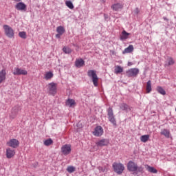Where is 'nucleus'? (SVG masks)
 Masks as SVG:
<instances>
[{
  "label": "nucleus",
  "mask_w": 176,
  "mask_h": 176,
  "mask_svg": "<svg viewBox=\"0 0 176 176\" xmlns=\"http://www.w3.org/2000/svg\"><path fill=\"white\" fill-rule=\"evenodd\" d=\"M28 74L27 70L19 67H15L13 72V75H28Z\"/></svg>",
  "instance_id": "nucleus-9"
},
{
  "label": "nucleus",
  "mask_w": 176,
  "mask_h": 176,
  "mask_svg": "<svg viewBox=\"0 0 176 176\" xmlns=\"http://www.w3.org/2000/svg\"><path fill=\"white\" fill-rule=\"evenodd\" d=\"M52 144L53 140L50 138L44 141V145H45V146H50V145H52Z\"/></svg>",
  "instance_id": "nucleus-30"
},
{
  "label": "nucleus",
  "mask_w": 176,
  "mask_h": 176,
  "mask_svg": "<svg viewBox=\"0 0 176 176\" xmlns=\"http://www.w3.org/2000/svg\"><path fill=\"white\" fill-rule=\"evenodd\" d=\"M6 80V70L2 69L0 72V83Z\"/></svg>",
  "instance_id": "nucleus-15"
},
{
  "label": "nucleus",
  "mask_w": 176,
  "mask_h": 176,
  "mask_svg": "<svg viewBox=\"0 0 176 176\" xmlns=\"http://www.w3.org/2000/svg\"><path fill=\"white\" fill-rule=\"evenodd\" d=\"M87 75L89 78L92 80L95 87H97V86H98V76H97V72L96 70H89L87 72Z\"/></svg>",
  "instance_id": "nucleus-2"
},
{
  "label": "nucleus",
  "mask_w": 176,
  "mask_h": 176,
  "mask_svg": "<svg viewBox=\"0 0 176 176\" xmlns=\"http://www.w3.org/2000/svg\"><path fill=\"white\" fill-rule=\"evenodd\" d=\"M122 8H123V6H122V4L120 3H116L111 6V9H113V10H115L116 12H118V10L122 9Z\"/></svg>",
  "instance_id": "nucleus-22"
},
{
  "label": "nucleus",
  "mask_w": 176,
  "mask_h": 176,
  "mask_svg": "<svg viewBox=\"0 0 176 176\" xmlns=\"http://www.w3.org/2000/svg\"><path fill=\"white\" fill-rule=\"evenodd\" d=\"M71 144H65L61 148V152L63 155H69L71 153Z\"/></svg>",
  "instance_id": "nucleus-11"
},
{
  "label": "nucleus",
  "mask_w": 176,
  "mask_h": 176,
  "mask_svg": "<svg viewBox=\"0 0 176 176\" xmlns=\"http://www.w3.org/2000/svg\"><path fill=\"white\" fill-rule=\"evenodd\" d=\"M65 5L69 8V9H74V4L72 3V1H65Z\"/></svg>",
  "instance_id": "nucleus-31"
},
{
  "label": "nucleus",
  "mask_w": 176,
  "mask_h": 176,
  "mask_svg": "<svg viewBox=\"0 0 176 176\" xmlns=\"http://www.w3.org/2000/svg\"><path fill=\"white\" fill-rule=\"evenodd\" d=\"M149 135H143L140 137V141L142 142H147V141H149Z\"/></svg>",
  "instance_id": "nucleus-27"
},
{
  "label": "nucleus",
  "mask_w": 176,
  "mask_h": 176,
  "mask_svg": "<svg viewBox=\"0 0 176 176\" xmlns=\"http://www.w3.org/2000/svg\"><path fill=\"white\" fill-rule=\"evenodd\" d=\"M98 168L100 173H107V171H108V169L105 166H104V167L99 166Z\"/></svg>",
  "instance_id": "nucleus-36"
},
{
  "label": "nucleus",
  "mask_w": 176,
  "mask_h": 176,
  "mask_svg": "<svg viewBox=\"0 0 176 176\" xmlns=\"http://www.w3.org/2000/svg\"><path fill=\"white\" fill-rule=\"evenodd\" d=\"M161 135H164L166 138H170V131L168 129H162L161 131Z\"/></svg>",
  "instance_id": "nucleus-24"
},
{
  "label": "nucleus",
  "mask_w": 176,
  "mask_h": 176,
  "mask_svg": "<svg viewBox=\"0 0 176 176\" xmlns=\"http://www.w3.org/2000/svg\"><path fill=\"white\" fill-rule=\"evenodd\" d=\"M93 134L95 135V137H101V135L104 134V129H102V126H97L95 128Z\"/></svg>",
  "instance_id": "nucleus-8"
},
{
  "label": "nucleus",
  "mask_w": 176,
  "mask_h": 176,
  "mask_svg": "<svg viewBox=\"0 0 176 176\" xmlns=\"http://www.w3.org/2000/svg\"><path fill=\"white\" fill-rule=\"evenodd\" d=\"M136 10H137V13H138V9H136Z\"/></svg>",
  "instance_id": "nucleus-40"
},
{
  "label": "nucleus",
  "mask_w": 176,
  "mask_h": 176,
  "mask_svg": "<svg viewBox=\"0 0 176 176\" xmlns=\"http://www.w3.org/2000/svg\"><path fill=\"white\" fill-rule=\"evenodd\" d=\"M114 72L117 75H118V74H122V72H123V67H122L119 65L116 66V67L114 69Z\"/></svg>",
  "instance_id": "nucleus-26"
},
{
  "label": "nucleus",
  "mask_w": 176,
  "mask_h": 176,
  "mask_svg": "<svg viewBox=\"0 0 176 176\" xmlns=\"http://www.w3.org/2000/svg\"><path fill=\"white\" fill-rule=\"evenodd\" d=\"M15 8L16 9H17V10H24V9L27 8V6H25V4H24L23 3H18L15 6Z\"/></svg>",
  "instance_id": "nucleus-20"
},
{
  "label": "nucleus",
  "mask_w": 176,
  "mask_h": 176,
  "mask_svg": "<svg viewBox=\"0 0 176 176\" xmlns=\"http://www.w3.org/2000/svg\"><path fill=\"white\" fill-rule=\"evenodd\" d=\"M47 90L50 94L52 96H56L57 94V83L51 82L47 85Z\"/></svg>",
  "instance_id": "nucleus-6"
},
{
  "label": "nucleus",
  "mask_w": 176,
  "mask_h": 176,
  "mask_svg": "<svg viewBox=\"0 0 176 176\" xmlns=\"http://www.w3.org/2000/svg\"><path fill=\"white\" fill-rule=\"evenodd\" d=\"M113 168L117 174H122L124 171V166L120 163L114 162L113 164Z\"/></svg>",
  "instance_id": "nucleus-4"
},
{
  "label": "nucleus",
  "mask_w": 176,
  "mask_h": 176,
  "mask_svg": "<svg viewBox=\"0 0 176 176\" xmlns=\"http://www.w3.org/2000/svg\"><path fill=\"white\" fill-rule=\"evenodd\" d=\"M108 119L113 126H116V120L113 116V110L111 107H109L107 110Z\"/></svg>",
  "instance_id": "nucleus-7"
},
{
  "label": "nucleus",
  "mask_w": 176,
  "mask_h": 176,
  "mask_svg": "<svg viewBox=\"0 0 176 176\" xmlns=\"http://www.w3.org/2000/svg\"><path fill=\"white\" fill-rule=\"evenodd\" d=\"M16 155V151L13 148H6V157L7 159H12L13 156Z\"/></svg>",
  "instance_id": "nucleus-12"
},
{
  "label": "nucleus",
  "mask_w": 176,
  "mask_h": 176,
  "mask_svg": "<svg viewBox=\"0 0 176 176\" xmlns=\"http://www.w3.org/2000/svg\"><path fill=\"white\" fill-rule=\"evenodd\" d=\"M126 74L128 78H135L140 74V69L138 68H131L126 70Z\"/></svg>",
  "instance_id": "nucleus-5"
},
{
  "label": "nucleus",
  "mask_w": 176,
  "mask_h": 176,
  "mask_svg": "<svg viewBox=\"0 0 176 176\" xmlns=\"http://www.w3.org/2000/svg\"><path fill=\"white\" fill-rule=\"evenodd\" d=\"M61 35L63 34H60V33H58L57 34H56V38H58V39H60L61 38Z\"/></svg>",
  "instance_id": "nucleus-37"
},
{
  "label": "nucleus",
  "mask_w": 176,
  "mask_h": 176,
  "mask_svg": "<svg viewBox=\"0 0 176 176\" xmlns=\"http://www.w3.org/2000/svg\"><path fill=\"white\" fill-rule=\"evenodd\" d=\"M133 51H134V46H133V45H129L128 47L125 48L123 50L122 54H126L127 53H131Z\"/></svg>",
  "instance_id": "nucleus-17"
},
{
  "label": "nucleus",
  "mask_w": 176,
  "mask_h": 176,
  "mask_svg": "<svg viewBox=\"0 0 176 176\" xmlns=\"http://www.w3.org/2000/svg\"><path fill=\"white\" fill-rule=\"evenodd\" d=\"M109 144L108 139H102L96 142L97 146H107Z\"/></svg>",
  "instance_id": "nucleus-13"
},
{
  "label": "nucleus",
  "mask_w": 176,
  "mask_h": 176,
  "mask_svg": "<svg viewBox=\"0 0 176 176\" xmlns=\"http://www.w3.org/2000/svg\"><path fill=\"white\" fill-rule=\"evenodd\" d=\"M75 66L77 68H81V67L85 66V60L82 58H78L75 61Z\"/></svg>",
  "instance_id": "nucleus-14"
},
{
  "label": "nucleus",
  "mask_w": 176,
  "mask_h": 176,
  "mask_svg": "<svg viewBox=\"0 0 176 176\" xmlns=\"http://www.w3.org/2000/svg\"><path fill=\"white\" fill-rule=\"evenodd\" d=\"M75 170H76L75 167L72 166H69L67 168V171L69 172L70 174H72V173H75Z\"/></svg>",
  "instance_id": "nucleus-35"
},
{
  "label": "nucleus",
  "mask_w": 176,
  "mask_h": 176,
  "mask_svg": "<svg viewBox=\"0 0 176 176\" xmlns=\"http://www.w3.org/2000/svg\"><path fill=\"white\" fill-rule=\"evenodd\" d=\"M76 102H75V100L74 99H67L66 101V105L67 107H69V108H72L74 105H75Z\"/></svg>",
  "instance_id": "nucleus-19"
},
{
  "label": "nucleus",
  "mask_w": 176,
  "mask_h": 176,
  "mask_svg": "<svg viewBox=\"0 0 176 176\" xmlns=\"http://www.w3.org/2000/svg\"><path fill=\"white\" fill-rule=\"evenodd\" d=\"M19 35L22 39H27V33H25V32H20Z\"/></svg>",
  "instance_id": "nucleus-34"
},
{
  "label": "nucleus",
  "mask_w": 176,
  "mask_h": 176,
  "mask_svg": "<svg viewBox=\"0 0 176 176\" xmlns=\"http://www.w3.org/2000/svg\"><path fill=\"white\" fill-rule=\"evenodd\" d=\"M120 109H122V111H127V109H129V105H127L125 103H122L120 105Z\"/></svg>",
  "instance_id": "nucleus-33"
},
{
  "label": "nucleus",
  "mask_w": 176,
  "mask_h": 176,
  "mask_svg": "<svg viewBox=\"0 0 176 176\" xmlns=\"http://www.w3.org/2000/svg\"><path fill=\"white\" fill-rule=\"evenodd\" d=\"M129 35H130V33H128L127 32H126V30H123L120 35V39L121 41H124L126 39H129Z\"/></svg>",
  "instance_id": "nucleus-16"
},
{
  "label": "nucleus",
  "mask_w": 176,
  "mask_h": 176,
  "mask_svg": "<svg viewBox=\"0 0 176 176\" xmlns=\"http://www.w3.org/2000/svg\"><path fill=\"white\" fill-rule=\"evenodd\" d=\"M3 28L4 30V34L8 36V38H10V39H12V38H14V30L12 27L8 25H4Z\"/></svg>",
  "instance_id": "nucleus-3"
},
{
  "label": "nucleus",
  "mask_w": 176,
  "mask_h": 176,
  "mask_svg": "<svg viewBox=\"0 0 176 176\" xmlns=\"http://www.w3.org/2000/svg\"><path fill=\"white\" fill-rule=\"evenodd\" d=\"M13 1H15V2H20V1L21 0H13Z\"/></svg>",
  "instance_id": "nucleus-39"
},
{
  "label": "nucleus",
  "mask_w": 176,
  "mask_h": 176,
  "mask_svg": "<svg viewBox=\"0 0 176 176\" xmlns=\"http://www.w3.org/2000/svg\"><path fill=\"white\" fill-rule=\"evenodd\" d=\"M157 91L162 94V96H166V91L160 86L157 87Z\"/></svg>",
  "instance_id": "nucleus-29"
},
{
  "label": "nucleus",
  "mask_w": 176,
  "mask_h": 176,
  "mask_svg": "<svg viewBox=\"0 0 176 176\" xmlns=\"http://www.w3.org/2000/svg\"><path fill=\"white\" fill-rule=\"evenodd\" d=\"M168 63L165 64V67H170V65H174L175 64V61L171 57H168L167 59Z\"/></svg>",
  "instance_id": "nucleus-23"
},
{
  "label": "nucleus",
  "mask_w": 176,
  "mask_h": 176,
  "mask_svg": "<svg viewBox=\"0 0 176 176\" xmlns=\"http://www.w3.org/2000/svg\"><path fill=\"white\" fill-rule=\"evenodd\" d=\"M128 65L129 67H131V65H133V63H131V62L128 63Z\"/></svg>",
  "instance_id": "nucleus-38"
},
{
  "label": "nucleus",
  "mask_w": 176,
  "mask_h": 176,
  "mask_svg": "<svg viewBox=\"0 0 176 176\" xmlns=\"http://www.w3.org/2000/svg\"><path fill=\"white\" fill-rule=\"evenodd\" d=\"M53 76H54V74H53V72H47L44 75V79H45V80H49L52 79V78H53Z\"/></svg>",
  "instance_id": "nucleus-21"
},
{
  "label": "nucleus",
  "mask_w": 176,
  "mask_h": 176,
  "mask_svg": "<svg viewBox=\"0 0 176 176\" xmlns=\"http://www.w3.org/2000/svg\"><path fill=\"white\" fill-rule=\"evenodd\" d=\"M63 50L66 54H69V53H72V50L69 47H64L63 48Z\"/></svg>",
  "instance_id": "nucleus-32"
},
{
  "label": "nucleus",
  "mask_w": 176,
  "mask_h": 176,
  "mask_svg": "<svg viewBox=\"0 0 176 176\" xmlns=\"http://www.w3.org/2000/svg\"><path fill=\"white\" fill-rule=\"evenodd\" d=\"M127 170L132 173H142L144 171V168L142 166H139L135 162L133 161H129L127 164Z\"/></svg>",
  "instance_id": "nucleus-1"
},
{
  "label": "nucleus",
  "mask_w": 176,
  "mask_h": 176,
  "mask_svg": "<svg viewBox=\"0 0 176 176\" xmlns=\"http://www.w3.org/2000/svg\"><path fill=\"white\" fill-rule=\"evenodd\" d=\"M72 1H75V0H72Z\"/></svg>",
  "instance_id": "nucleus-41"
},
{
  "label": "nucleus",
  "mask_w": 176,
  "mask_h": 176,
  "mask_svg": "<svg viewBox=\"0 0 176 176\" xmlns=\"http://www.w3.org/2000/svg\"><path fill=\"white\" fill-rule=\"evenodd\" d=\"M56 32H58V34H60V35H63V34L65 32V29H64V27L63 26H58L56 28Z\"/></svg>",
  "instance_id": "nucleus-28"
},
{
  "label": "nucleus",
  "mask_w": 176,
  "mask_h": 176,
  "mask_svg": "<svg viewBox=\"0 0 176 176\" xmlns=\"http://www.w3.org/2000/svg\"><path fill=\"white\" fill-rule=\"evenodd\" d=\"M146 91L147 94H149L151 91H152V84L151 80H148L146 83Z\"/></svg>",
  "instance_id": "nucleus-25"
},
{
  "label": "nucleus",
  "mask_w": 176,
  "mask_h": 176,
  "mask_svg": "<svg viewBox=\"0 0 176 176\" xmlns=\"http://www.w3.org/2000/svg\"><path fill=\"white\" fill-rule=\"evenodd\" d=\"M7 145L11 148H18L19 145H20V142L17 139H11L7 142Z\"/></svg>",
  "instance_id": "nucleus-10"
},
{
  "label": "nucleus",
  "mask_w": 176,
  "mask_h": 176,
  "mask_svg": "<svg viewBox=\"0 0 176 176\" xmlns=\"http://www.w3.org/2000/svg\"><path fill=\"white\" fill-rule=\"evenodd\" d=\"M146 169L147 170V171H148V173H151L152 174H157V170L154 167L146 165Z\"/></svg>",
  "instance_id": "nucleus-18"
}]
</instances>
